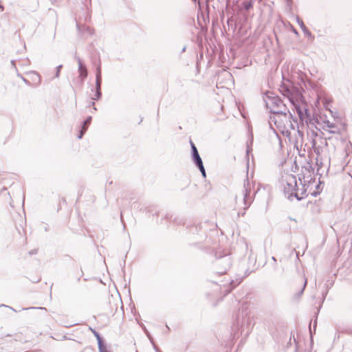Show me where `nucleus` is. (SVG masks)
I'll return each instance as SVG.
<instances>
[{
  "label": "nucleus",
  "instance_id": "nucleus-4",
  "mask_svg": "<svg viewBox=\"0 0 352 352\" xmlns=\"http://www.w3.org/2000/svg\"><path fill=\"white\" fill-rule=\"evenodd\" d=\"M264 100L267 109H270V112H272L273 109L283 108V111H289L287 106L283 103L280 97L275 95L274 93L267 91L265 94Z\"/></svg>",
  "mask_w": 352,
  "mask_h": 352
},
{
  "label": "nucleus",
  "instance_id": "nucleus-5",
  "mask_svg": "<svg viewBox=\"0 0 352 352\" xmlns=\"http://www.w3.org/2000/svg\"><path fill=\"white\" fill-rule=\"evenodd\" d=\"M215 265L218 268L217 273L223 275L230 268L232 265V259L230 254H223L216 253Z\"/></svg>",
  "mask_w": 352,
  "mask_h": 352
},
{
  "label": "nucleus",
  "instance_id": "nucleus-29",
  "mask_svg": "<svg viewBox=\"0 0 352 352\" xmlns=\"http://www.w3.org/2000/svg\"><path fill=\"white\" fill-rule=\"evenodd\" d=\"M87 131V130H86V129H85V128H82V127L80 126V130H79V131H78V135H77V138H78V139H82V137H83V135H85V133H86V131Z\"/></svg>",
  "mask_w": 352,
  "mask_h": 352
},
{
  "label": "nucleus",
  "instance_id": "nucleus-52",
  "mask_svg": "<svg viewBox=\"0 0 352 352\" xmlns=\"http://www.w3.org/2000/svg\"><path fill=\"white\" fill-rule=\"evenodd\" d=\"M307 164H308L309 168H310L311 170H314V168H312L311 164L309 162H308Z\"/></svg>",
  "mask_w": 352,
  "mask_h": 352
},
{
  "label": "nucleus",
  "instance_id": "nucleus-61",
  "mask_svg": "<svg viewBox=\"0 0 352 352\" xmlns=\"http://www.w3.org/2000/svg\"><path fill=\"white\" fill-rule=\"evenodd\" d=\"M342 142H345L346 141V138H342Z\"/></svg>",
  "mask_w": 352,
  "mask_h": 352
},
{
  "label": "nucleus",
  "instance_id": "nucleus-48",
  "mask_svg": "<svg viewBox=\"0 0 352 352\" xmlns=\"http://www.w3.org/2000/svg\"><path fill=\"white\" fill-rule=\"evenodd\" d=\"M186 46L185 45V46H184V47H183V48L182 49V50H181V53H184V52H186Z\"/></svg>",
  "mask_w": 352,
  "mask_h": 352
},
{
  "label": "nucleus",
  "instance_id": "nucleus-28",
  "mask_svg": "<svg viewBox=\"0 0 352 352\" xmlns=\"http://www.w3.org/2000/svg\"><path fill=\"white\" fill-rule=\"evenodd\" d=\"M98 351L99 352H109L107 349L106 344H100L98 346Z\"/></svg>",
  "mask_w": 352,
  "mask_h": 352
},
{
  "label": "nucleus",
  "instance_id": "nucleus-51",
  "mask_svg": "<svg viewBox=\"0 0 352 352\" xmlns=\"http://www.w3.org/2000/svg\"><path fill=\"white\" fill-rule=\"evenodd\" d=\"M287 1V6H290L292 4V0H286Z\"/></svg>",
  "mask_w": 352,
  "mask_h": 352
},
{
  "label": "nucleus",
  "instance_id": "nucleus-19",
  "mask_svg": "<svg viewBox=\"0 0 352 352\" xmlns=\"http://www.w3.org/2000/svg\"><path fill=\"white\" fill-rule=\"evenodd\" d=\"M302 111H303V113H304V120L305 119L306 120V122H309L311 123V114L309 113V110L308 108L304 107L302 108Z\"/></svg>",
  "mask_w": 352,
  "mask_h": 352
},
{
  "label": "nucleus",
  "instance_id": "nucleus-47",
  "mask_svg": "<svg viewBox=\"0 0 352 352\" xmlns=\"http://www.w3.org/2000/svg\"><path fill=\"white\" fill-rule=\"evenodd\" d=\"M254 271V270H250L249 269H248L246 270V273H248L247 276H248L250 273H252V272Z\"/></svg>",
  "mask_w": 352,
  "mask_h": 352
},
{
  "label": "nucleus",
  "instance_id": "nucleus-58",
  "mask_svg": "<svg viewBox=\"0 0 352 352\" xmlns=\"http://www.w3.org/2000/svg\"><path fill=\"white\" fill-rule=\"evenodd\" d=\"M327 138L325 139V145H327ZM328 139L329 140V139H331V138H329Z\"/></svg>",
  "mask_w": 352,
  "mask_h": 352
},
{
  "label": "nucleus",
  "instance_id": "nucleus-57",
  "mask_svg": "<svg viewBox=\"0 0 352 352\" xmlns=\"http://www.w3.org/2000/svg\"><path fill=\"white\" fill-rule=\"evenodd\" d=\"M165 218H166V219H168V218H170V217H169V215H168V214H166V215L165 216Z\"/></svg>",
  "mask_w": 352,
  "mask_h": 352
},
{
  "label": "nucleus",
  "instance_id": "nucleus-12",
  "mask_svg": "<svg viewBox=\"0 0 352 352\" xmlns=\"http://www.w3.org/2000/svg\"><path fill=\"white\" fill-rule=\"evenodd\" d=\"M296 22L299 25L300 28H301L303 33L308 37H313L311 32L309 31V30L306 27L303 21L299 17L296 16Z\"/></svg>",
  "mask_w": 352,
  "mask_h": 352
},
{
  "label": "nucleus",
  "instance_id": "nucleus-30",
  "mask_svg": "<svg viewBox=\"0 0 352 352\" xmlns=\"http://www.w3.org/2000/svg\"><path fill=\"white\" fill-rule=\"evenodd\" d=\"M331 101H329L328 99L325 98L323 101V104L326 110L329 111L331 113H332L331 110L329 109Z\"/></svg>",
  "mask_w": 352,
  "mask_h": 352
},
{
  "label": "nucleus",
  "instance_id": "nucleus-62",
  "mask_svg": "<svg viewBox=\"0 0 352 352\" xmlns=\"http://www.w3.org/2000/svg\"><path fill=\"white\" fill-rule=\"evenodd\" d=\"M166 327L167 330H168V331H169V330H170V329H169L168 326V325H166Z\"/></svg>",
  "mask_w": 352,
  "mask_h": 352
},
{
  "label": "nucleus",
  "instance_id": "nucleus-35",
  "mask_svg": "<svg viewBox=\"0 0 352 352\" xmlns=\"http://www.w3.org/2000/svg\"><path fill=\"white\" fill-rule=\"evenodd\" d=\"M326 123H327V127H329L330 129H336V124L333 123H331L329 121H327Z\"/></svg>",
  "mask_w": 352,
  "mask_h": 352
},
{
  "label": "nucleus",
  "instance_id": "nucleus-38",
  "mask_svg": "<svg viewBox=\"0 0 352 352\" xmlns=\"http://www.w3.org/2000/svg\"><path fill=\"white\" fill-rule=\"evenodd\" d=\"M326 295H327V292H326V293H323V294H322V301H321V304H322V302H323V301H324V298H325ZM321 306H322V305H320L319 306L318 309V312L319 311V309L321 308Z\"/></svg>",
  "mask_w": 352,
  "mask_h": 352
},
{
  "label": "nucleus",
  "instance_id": "nucleus-45",
  "mask_svg": "<svg viewBox=\"0 0 352 352\" xmlns=\"http://www.w3.org/2000/svg\"><path fill=\"white\" fill-rule=\"evenodd\" d=\"M91 106H94V105H95V102H94V101H92V102H91ZM93 109H94V111H96V110H97L96 107H94Z\"/></svg>",
  "mask_w": 352,
  "mask_h": 352
},
{
  "label": "nucleus",
  "instance_id": "nucleus-40",
  "mask_svg": "<svg viewBox=\"0 0 352 352\" xmlns=\"http://www.w3.org/2000/svg\"><path fill=\"white\" fill-rule=\"evenodd\" d=\"M320 194V192L317 190H314L313 192H311V196L313 197H316L317 195H318Z\"/></svg>",
  "mask_w": 352,
  "mask_h": 352
},
{
  "label": "nucleus",
  "instance_id": "nucleus-41",
  "mask_svg": "<svg viewBox=\"0 0 352 352\" xmlns=\"http://www.w3.org/2000/svg\"><path fill=\"white\" fill-rule=\"evenodd\" d=\"M198 231V226H193L192 228V230H191V232H192L193 233H195V232H197Z\"/></svg>",
  "mask_w": 352,
  "mask_h": 352
},
{
  "label": "nucleus",
  "instance_id": "nucleus-23",
  "mask_svg": "<svg viewBox=\"0 0 352 352\" xmlns=\"http://www.w3.org/2000/svg\"><path fill=\"white\" fill-rule=\"evenodd\" d=\"M145 333H146L147 337L148 338V339L150 340L151 344H153V346L154 349L155 350V351L160 352V349L155 344L154 340H153L152 336H151V334L149 333V332L147 330H145Z\"/></svg>",
  "mask_w": 352,
  "mask_h": 352
},
{
  "label": "nucleus",
  "instance_id": "nucleus-60",
  "mask_svg": "<svg viewBox=\"0 0 352 352\" xmlns=\"http://www.w3.org/2000/svg\"><path fill=\"white\" fill-rule=\"evenodd\" d=\"M65 257H67V258H71V256H69V255H65Z\"/></svg>",
  "mask_w": 352,
  "mask_h": 352
},
{
  "label": "nucleus",
  "instance_id": "nucleus-55",
  "mask_svg": "<svg viewBox=\"0 0 352 352\" xmlns=\"http://www.w3.org/2000/svg\"><path fill=\"white\" fill-rule=\"evenodd\" d=\"M293 32H294V34H298V32L296 29H294Z\"/></svg>",
  "mask_w": 352,
  "mask_h": 352
},
{
  "label": "nucleus",
  "instance_id": "nucleus-14",
  "mask_svg": "<svg viewBox=\"0 0 352 352\" xmlns=\"http://www.w3.org/2000/svg\"><path fill=\"white\" fill-rule=\"evenodd\" d=\"M102 84V72L98 71L96 72V87L95 89H101Z\"/></svg>",
  "mask_w": 352,
  "mask_h": 352
},
{
  "label": "nucleus",
  "instance_id": "nucleus-36",
  "mask_svg": "<svg viewBox=\"0 0 352 352\" xmlns=\"http://www.w3.org/2000/svg\"><path fill=\"white\" fill-rule=\"evenodd\" d=\"M86 31L91 35L94 34V29L90 27H86Z\"/></svg>",
  "mask_w": 352,
  "mask_h": 352
},
{
  "label": "nucleus",
  "instance_id": "nucleus-25",
  "mask_svg": "<svg viewBox=\"0 0 352 352\" xmlns=\"http://www.w3.org/2000/svg\"><path fill=\"white\" fill-rule=\"evenodd\" d=\"M196 167L199 170L203 177L206 178V170H205V168L204 166V163L201 164L200 165L196 166Z\"/></svg>",
  "mask_w": 352,
  "mask_h": 352
},
{
  "label": "nucleus",
  "instance_id": "nucleus-18",
  "mask_svg": "<svg viewBox=\"0 0 352 352\" xmlns=\"http://www.w3.org/2000/svg\"><path fill=\"white\" fill-rule=\"evenodd\" d=\"M292 121H294V122L298 125L297 118L293 116V118H289V120H285V126L288 125L292 129L294 130L295 129V126L292 123Z\"/></svg>",
  "mask_w": 352,
  "mask_h": 352
},
{
  "label": "nucleus",
  "instance_id": "nucleus-31",
  "mask_svg": "<svg viewBox=\"0 0 352 352\" xmlns=\"http://www.w3.org/2000/svg\"><path fill=\"white\" fill-rule=\"evenodd\" d=\"M299 180L300 181L301 184H302V188L301 189V192H300V197H302V198H303L304 195L306 194L307 189L305 188V184H302V179L300 177H299Z\"/></svg>",
  "mask_w": 352,
  "mask_h": 352
},
{
  "label": "nucleus",
  "instance_id": "nucleus-17",
  "mask_svg": "<svg viewBox=\"0 0 352 352\" xmlns=\"http://www.w3.org/2000/svg\"><path fill=\"white\" fill-rule=\"evenodd\" d=\"M90 329H91V332L93 333L94 336L96 337V338L97 340L98 346L100 344H104V342L103 338L101 336V335L97 331H96L95 329H91V328H90Z\"/></svg>",
  "mask_w": 352,
  "mask_h": 352
},
{
  "label": "nucleus",
  "instance_id": "nucleus-27",
  "mask_svg": "<svg viewBox=\"0 0 352 352\" xmlns=\"http://www.w3.org/2000/svg\"><path fill=\"white\" fill-rule=\"evenodd\" d=\"M236 285L237 284L235 283L234 280H231L230 283V288L225 290L226 294H229L236 286Z\"/></svg>",
  "mask_w": 352,
  "mask_h": 352
},
{
  "label": "nucleus",
  "instance_id": "nucleus-34",
  "mask_svg": "<svg viewBox=\"0 0 352 352\" xmlns=\"http://www.w3.org/2000/svg\"><path fill=\"white\" fill-rule=\"evenodd\" d=\"M17 76H19L26 85H31V82L28 79L24 78L22 75L18 74Z\"/></svg>",
  "mask_w": 352,
  "mask_h": 352
},
{
  "label": "nucleus",
  "instance_id": "nucleus-44",
  "mask_svg": "<svg viewBox=\"0 0 352 352\" xmlns=\"http://www.w3.org/2000/svg\"><path fill=\"white\" fill-rule=\"evenodd\" d=\"M298 135H299L300 137H302V138L303 137V135H304V134H303V132H302V131H300V130H298Z\"/></svg>",
  "mask_w": 352,
  "mask_h": 352
},
{
  "label": "nucleus",
  "instance_id": "nucleus-49",
  "mask_svg": "<svg viewBox=\"0 0 352 352\" xmlns=\"http://www.w3.org/2000/svg\"><path fill=\"white\" fill-rule=\"evenodd\" d=\"M33 73L37 76V77H38V82H40V80H40V78H41V77H40V76L38 75V74L37 72H33Z\"/></svg>",
  "mask_w": 352,
  "mask_h": 352
},
{
  "label": "nucleus",
  "instance_id": "nucleus-24",
  "mask_svg": "<svg viewBox=\"0 0 352 352\" xmlns=\"http://www.w3.org/2000/svg\"><path fill=\"white\" fill-rule=\"evenodd\" d=\"M251 140L250 141V142H247V149H246V155L248 157L249 155V153L252 151V148L251 147V145L252 144V142H253V135L252 133H251Z\"/></svg>",
  "mask_w": 352,
  "mask_h": 352
},
{
  "label": "nucleus",
  "instance_id": "nucleus-37",
  "mask_svg": "<svg viewBox=\"0 0 352 352\" xmlns=\"http://www.w3.org/2000/svg\"><path fill=\"white\" fill-rule=\"evenodd\" d=\"M38 252V250L37 249H34V250H32L29 252V254L30 255H34V254H36Z\"/></svg>",
  "mask_w": 352,
  "mask_h": 352
},
{
  "label": "nucleus",
  "instance_id": "nucleus-3",
  "mask_svg": "<svg viewBox=\"0 0 352 352\" xmlns=\"http://www.w3.org/2000/svg\"><path fill=\"white\" fill-rule=\"evenodd\" d=\"M285 181L286 185L284 186V193L288 195L287 198L292 200L293 197H296L298 201L302 199V197H300L299 194L296 191L298 190L297 180L296 176L292 174L285 177Z\"/></svg>",
  "mask_w": 352,
  "mask_h": 352
},
{
  "label": "nucleus",
  "instance_id": "nucleus-54",
  "mask_svg": "<svg viewBox=\"0 0 352 352\" xmlns=\"http://www.w3.org/2000/svg\"><path fill=\"white\" fill-rule=\"evenodd\" d=\"M11 64L12 65H13L14 67H16V65H15V61L14 60H11Z\"/></svg>",
  "mask_w": 352,
  "mask_h": 352
},
{
  "label": "nucleus",
  "instance_id": "nucleus-9",
  "mask_svg": "<svg viewBox=\"0 0 352 352\" xmlns=\"http://www.w3.org/2000/svg\"><path fill=\"white\" fill-rule=\"evenodd\" d=\"M76 59L78 62V71L79 73L78 78L80 79V83L83 84L85 80L87 78L88 76V70L87 67L83 65L82 60L79 57H76Z\"/></svg>",
  "mask_w": 352,
  "mask_h": 352
},
{
  "label": "nucleus",
  "instance_id": "nucleus-59",
  "mask_svg": "<svg viewBox=\"0 0 352 352\" xmlns=\"http://www.w3.org/2000/svg\"><path fill=\"white\" fill-rule=\"evenodd\" d=\"M52 287H53V284H52V285H51V287H50V293L52 292Z\"/></svg>",
  "mask_w": 352,
  "mask_h": 352
},
{
  "label": "nucleus",
  "instance_id": "nucleus-20",
  "mask_svg": "<svg viewBox=\"0 0 352 352\" xmlns=\"http://www.w3.org/2000/svg\"><path fill=\"white\" fill-rule=\"evenodd\" d=\"M92 120V117L91 116H89L86 118V119L81 123L80 126L82 128H85L87 130L89 126L90 125Z\"/></svg>",
  "mask_w": 352,
  "mask_h": 352
},
{
  "label": "nucleus",
  "instance_id": "nucleus-21",
  "mask_svg": "<svg viewBox=\"0 0 352 352\" xmlns=\"http://www.w3.org/2000/svg\"><path fill=\"white\" fill-rule=\"evenodd\" d=\"M91 91H95L94 96L91 97L93 100H99L102 98L101 89H95L92 88Z\"/></svg>",
  "mask_w": 352,
  "mask_h": 352
},
{
  "label": "nucleus",
  "instance_id": "nucleus-16",
  "mask_svg": "<svg viewBox=\"0 0 352 352\" xmlns=\"http://www.w3.org/2000/svg\"><path fill=\"white\" fill-rule=\"evenodd\" d=\"M1 198H3L5 201L11 200L10 192L7 190V188L6 187H3L0 190V199Z\"/></svg>",
  "mask_w": 352,
  "mask_h": 352
},
{
  "label": "nucleus",
  "instance_id": "nucleus-64",
  "mask_svg": "<svg viewBox=\"0 0 352 352\" xmlns=\"http://www.w3.org/2000/svg\"><path fill=\"white\" fill-rule=\"evenodd\" d=\"M294 342L296 344V341L295 338L294 339Z\"/></svg>",
  "mask_w": 352,
  "mask_h": 352
},
{
  "label": "nucleus",
  "instance_id": "nucleus-56",
  "mask_svg": "<svg viewBox=\"0 0 352 352\" xmlns=\"http://www.w3.org/2000/svg\"><path fill=\"white\" fill-rule=\"evenodd\" d=\"M275 110H278V111H280V110H283V108H280V107H279V108H276V109H275Z\"/></svg>",
  "mask_w": 352,
  "mask_h": 352
},
{
  "label": "nucleus",
  "instance_id": "nucleus-39",
  "mask_svg": "<svg viewBox=\"0 0 352 352\" xmlns=\"http://www.w3.org/2000/svg\"><path fill=\"white\" fill-rule=\"evenodd\" d=\"M0 307H7V308H9V309H10L13 310L14 311H16L14 309H13L12 307H10V306H8V305H4V304H1V305H0Z\"/></svg>",
  "mask_w": 352,
  "mask_h": 352
},
{
  "label": "nucleus",
  "instance_id": "nucleus-42",
  "mask_svg": "<svg viewBox=\"0 0 352 352\" xmlns=\"http://www.w3.org/2000/svg\"><path fill=\"white\" fill-rule=\"evenodd\" d=\"M250 261H253L254 263H256V258H253L251 256L249 257Z\"/></svg>",
  "mask_w": 352,
  "mask_h": 352
},
{
  "label": "nucleus",
  "instance_id": "nucleus-46",
  "mask_svg": "<svg viewBox=\"0 0 352 352\" xmlns=\"http://www.w3.org/2000/svg\"><path fill=\"white\" fill-rule=\"evenodd\" d=\"M283 134V135H288L290 133L288 130H286V131H282Z\"/></svg>",
  "mask_w": 352,
  "mask_h": 352
},
{
  "label": "nucleus",
  "instance_id": "nucleus-8",
  "mask_svg": "<svg viewBox=\"0 0 352 352\" xmlns=\"http://www.w3.org/2000/svg\"><path fill=\"white\" fill-rule=\"evenodd\" d=\"M190 145L191 149V158L195 166L200 165L203 163L202 159L199 155L197 148L191 140H190Z\"/></svg>",
  "mask_w": 352,
  "mask_h": 352
},
{
  "label": "nucleus",
  "instance_id": "nucleus-33",
  "mask_svg": "<svg viewBox=\"0 0 352 352\" xmlns=\"http://www.w3.org/2000/svg\"><path fill=\"white\" fill-rule=\"evenodd\" d=\"M63 67V65H59L56 67V74H55V78H58L59 76H60V69H62Z\"/></svg>",
  "mask_w": 352,
  "mask_h": 352
},
{
  "label": "nucleus",
  "instance_id": "nucleus-10",
  "mask_svg": "<svg viewBox=\"0 0 352 352\" xmlns=\"http://www.w3.org/2000/svg\"><path fill=\"white\" fill-rule=\"evenodd\" d=\"M300 100H296V101L290 100L289 102L292 104L294 109L296 110L299 118L301 120H304V113L302 111V107L300 104Z\"/></svg>",
  "mask_w": 352,
  "mask_h": 352
},
{
  "label": "nucleus",
  "instance_id": "nucleus-13",
  "mask_svg": "<svg viewBox=\"0 0 352 352\" xmlns=\"http://www.w3.org/2000/svg\"><path fill=\"white\" fill-rule=\"evenodd\" d=\"M91 64L95 67L96 72H102L101 60L99 55L97 57H91Z\"/></svg>",
  "mask_w": 352,
  "mask_h": 352
},
{
  "label": "nucleus",
  "instance_id": "nucleus-7",
  "mask_svg": "<svg viewBox=\"0 0 352 352\" xmlns=\"http://www.w3.org/2000/svg\"><path fill=\"white\" fill-rule=\"evenodd\" d=\"M244 190H243V203L245 206V208H249L250 206V204L252 202V188H251V184L249 182L248 177H247L246 179L244 182Z\"/></svg>",
  "mask_w": 352,
  "mask_h": 352
},
{
  "label": "nucleus",
  "instance_id": "nucleus-1",
  "mask_svg": "<svg viewBox=\"0 0 352 352\" xmlns=\"http://www.w3.org/2000/svg\"><path fill=\"white\" fill-rule=\"evenodd\" d=\"M250 310L246 304H243L235 314L232 327V333L233 337H238L239 333L242 334L245 330V335L250 333V327L252 324V319L250 316Z\"/></svg>",
  "mask_w": 352,
  "mask_h": 352
},
{
  "label": "nucleus",
  "instance_id": "nucleus-2",
  "mask_svg": "<svg viewBox=\"0 0 352 352\" xmlns=\"http://www.w3.org/2000/svg\"><path fill=\"white\" fill-rule=\"evenodd\" d=\"M280 91L285 97L288 98L289 101H296V100L302 98V89L291 82L288 85L283 84L280 86Z\"/></svg>",
  "mask_w": 352,
  "mask_h": 352
},
{
  "label": "nucleus",
  "instance_id": "nucleus-43",
  "mask_svg": "<svg viewBox=\"0 0 352 352\" xmlns=\"http://www.w3.org/2000/svg\"><path fill=\"white\" fill-rule=\"evenodd\" d=\"M272 261H274V267L276 268V259L274 256H272Z\"/></svg>",
  "mask_w": 352,
  "mask_h": 352
},
{
  "label": "nucleus",
  "instance_id": "nucleus-15",
  "mask_svg": "<svg viewBox=\"0 0 352 352\" xmlns=\"http://www.w3.org/2000/svg\"><path fill=\"white\" fill-rule=\"evenodd\" d=\"M242 8L248 12L250 9L253 8V1L252 0H245L241 3Z\"/></svg>",
  "mask_w": 352,
  "mask_h": 352
},
{
  "label": "nucleus",
  "instance_id": "nucleus-22",
  "mask_svg": "<svg viewBox=\"0 0 352 352\" xmlns=\"http://www.w3.org/2000/svg\"><path fill=\"white\" fill-rule=\"evenodd\" d=\"M307 278H305L302 287L301 288V289L298 293H296L295 294V296H294L295 298L298 299V298H300V296L302 295V294H303V292L305 291V287L307 286Z\"/></svg>",
  "mask_w": 352,
  "mask_h": 352
},
{
  "label": "nucleus",
  "instance_id": "nucleus-26",
  "mask_svg": "<svg viewBox=\"0 0 352 352\" xmlns=\"http://www.w3.org/2000/svg\"><path fill=\"white\" fill-rule=\"evenodd\" d=\"M316 324H317V321L316 320L314 321V332L312 331V329H311V327H309V331H310V341H311V344H313V333L316 332Z\"/></svg>",
  "mask_w": 352,
  "mask_h": 352
},
{
  "label": "nucleus",
  "instance_id": "nucleus-50",
  "mask_svg": "<svg viewBox=\"0 0 352 352\" xmlns=\"http://www.w3.org/2000/svg\"><path fill=\"white\" fill-rule=\"evenodd\" d=\"M329 131V133H337V131H336V130H335V129H333V130H329V131Z\"/></svg>",
  "mask_w": 352,
  "mask_h": 352
},
{
  "label": "nucleus",
  "instance_id": "nucleus-63",
  "mask_svg": "<svg viewBox=\"0 0 352 352\" xmlns=\"http://www.w3.org/2000/svg\"><path fill=\"white\" fill-rule=\"evenodd\" d=\"M45 230L47 232L48 230L47 227L45 228Z\"/></svg>",
  "mask_w": 352,
  "mask_h": 352
},
{
  "label": "nucleus",
  "instance_id": "nucleus-53",
  "mask_svg": "<svg viewBox=\"0 0 352 352\" xmlns=\"http://www.w3.org/2000/svg\"><path fill=\"white\" fill-rule=\"evenodd\" d=\"M61 201H62L63 203H65V204H66V199H65V197H62V198H61Z\"/></svg>",
  "mask_w": 352,
  "mask_h": 352
},
{
  "label": "nucleus",
  "instance_id": "nucleus-32",
  "mask_svg": "<svg viewBox=\"0 0 352 352\" xmlns=\"http://www.w3.org/2000/svg\"><path fill=\"white\" fill-rule=\"evenodd\" d=\"M311 146L314 148V152L316 153L318 155L320 154L319 148H316V140L313 139L311 141Z\"/></svg>",
  "mask_w": 352,
  "mask_h": 352
},
{
  "label": "nucleus",
  "instance_id": "nucleus-11",
  "mask_svg": "<svg viewBox=\"0 0 352 352\" xmlns=\"http://www.w3.org/2000/svg\"><path fill=\"white\" fill-rule=\"evenodd\" d=\"M300 100H296V101L290 100L289 102L292 104L294 109L296 110L299 118L301 120H304V113L302 111V107L300 104Z\"/></svg>",
  "mask_w": 352,
  "mask_h": 352
},
{
  "label": "nucleus",
  "instance_id": "nucleus-6",
  "mask_svg": "<svg viewBox=\"0 0 352 352\" xmlns=\"http://www.w3.org/2000/svg\"><path fill=\"white\" fill-rule=\"evenodd\" d=\"M270 113L272 114L270 119L278 128H280L282 125L285 127V120L293 118V115L289 111H283L282 110L278 111L273 109Z\"/></svg>",
  "mask_w": 352,
  "mask_h": 352
}]
</instances>
